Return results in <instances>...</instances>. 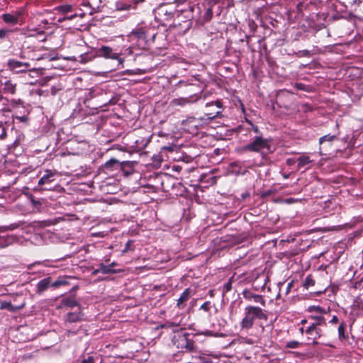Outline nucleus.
<instances>
[{
	"label": "nucleus",
	"mask_w": 363,
	"mask_h": 363,
	"mask_svg": "<svg viewBox=\"0 0 363 363\" xmlns=\"http://www.w3.org/2000/svg\"><path fill=\"white\" fill-rule=\"evenodd\" d=\"M8 67L11 70L16 73H20L28 70L30 65L28 62H23L11 59L8 61Z\"/></svg>",
	"instance_id": "nucleus-10"
},
{
	"label": "nucleus",
	"mask_w": 363,
	"mask_h": 363,
	"mask_svg": "<svg viewBox=\"0 0 363 363\" xmlns=\"http://www.w3.org/2000/svg\"><path fill=\"white\" fill-rule=\"evenodd\" d=\"M94 57L112 60L118 59V53L114 52L111 47L103 45L95 50Z\"/></svg>",
	"instance_id": "nucleus-8"
},
{
	"label": "nucleus",
	"mask_w": 363,
	"mask_h": 363,
	"mask_svg": "<svg viewBox=\"0 0 363 363\" xmlns=\"http://www.w3.org/2000/svg\"><path fill=\"white\" fill-rule=\"evenodd\" d=\"M78 363H102L101 356L96 353H86L81 355L77 359Z\"/></svg>",
	"instance_id": "nucleus-11"
},
{
	"label": "nucleus",
	"mask_w": 363,
	"mask_h": 363,
	"mask_svg": "<svg viewBox=\"0 0 363 363\" xmlns=\"http://www.w3.org/2000/svg\"><path fill=\"white\" fill-rule=\"evenodd\" d=\"M201 334L206 335V336H216V333H214L213 332H212L209 330H205Z\"/></svg>",
	"instance_id": "nucleus-49"
},
{
	"label": "nucleus",
	"mask_w": 363,
	"mask_h": 363,
	"mask_svg": "<svg viewBox=\"0 0 363 363\" xmlns=\"http://www.w3.org/2000/svg\"><path fill=\"white\" fill-rule=\"evenodd\" d=\"M315 285V280L313 279L311 275H308L304 280L303 286L308 289L309 287Z\"/></svg>",
	"instance_id": "nucleus-29"
},
{
	"label": "nucleus",
	"mask_w": 363,
	"mask_h": 363,
	"mask_svg": "<svg viewBox=\"0 0 363 363\" xmlns=\"http://www.w3.org/2000/svg\"><path fill=\"white\" fill-rule=\"evenodd\" d=\"M201 98L200 96L197 94L191 95L188 97H180L177 99H174L170 102V106L172 107L176 106H185L189 104H191L196 103Z\"/></svg>",
	"instance_id": "nucleus-7"
},
{
	"label": "nucleus",
	"mask_w": 363,
	"mask_h": 363,
	"mask_svg": "<svg viewBox=\"0 0 363 363\" xmlns=\"http://www.w3.org/2000/svg\"><path fill=\"white\" fill-rule=\"evenodd\" d=\"M30 201L32 205L35 208H40L42 205V202L39 200H35L34 198L31 197Z\"/></svg>",
	"instance_id": "nucleus-44"
},
{
	"label": "nucleus",
	"mask_w": 363,
	"mask_h": 363,
	"mask_svg": "<svg viewBox=\"0 0 363 363\" xmlns=\"http://www.w3.org/2000/svg\"><path fill=\"white\" fill-rule=\"evenodd\" d=\"M2 91L4 94H14L16 91V84L12 81L8 80L4 84Z\"/></svg>",
	"instance_id": "nucleus-20"
},
{
	"label": "nucleus",
	"mask_w": 363,
	"mask_h": 363,
	"mask_svg": "<svg viewBox=\"0 0 363 363\" xmlns=\"http://www.w3.org/2000/svg\"><path fill=\"white\" fill-rule=\"evenodd\" d=\"M205 120L206 118L204 117L195 118L194 116H191L184 120L182 121V125L184 129L190 133H194L203 125V121Z\"/></svg>",
	"instance_id": "nucleus-5"
},
{
	"label": "nucleus",
	"mask_w": 363,
	"mask_h": 363,
	"mask_svg": "<svg viewBox=\"0 0 363 363\" xmlns=\"http://www.w3.org/2000/svg\"><path fill=\"white\" fill-rule=\"evenodd\" d=\"M77 15V14H73V15H70V16H67L64 18V19H67V20H72L73 19L74 17H76Z\"/></svg>",
	"instance_id": "nucleus-55"
},
{
	"label": "nucleus",
	"mask_w": 363,
	"mask_h": 363,
	"mask_svg": "<svg viewBox=\"0 0 363 363\" xmlns=\"http://www.w3.org/2000/svg\"><path fill=\"white\" fill-rule=\"evenodd\" d=\"M130 40H137L140 43H143L145 40L146 35L145 33L141 29H136L133 30L128 35Z\"/></svg>",
	"instance_id": "nucleus-16"
},
{
	"label": "nucleus",
	"mask_w": 363,
	"mask_h": 363,
	"mask_svg": "<svg viewBox=\"0 0 363 363\" xmlns=\"http://www.w3.org/2000/svg\"><path fill=\"white\" fill-rule=\"evenodd\" d=\"M50 280H51L50 277H47V278H45V279L40 280L38 283V284H37L38 294H42L43 291H45V290L48 289L49 286H51Z\"/></svg>",
	"instance_id": "nucleus-19"
},
{
	"label": "nucleus",
	"mask_w": 363,
	"mask_h": 363,
	"mask_svg": "<svg viewBox=\"0 0 363 363\" xmlns=\"http://www.w3.org/2000/svg\"><path fill=\"white\" fill-rule=\"evenodd\" d=\"M59 11L62 13H67L70 12L72 9V6L71 5H62L58 7Z\"/></svg>",
	"instance_id": "nucleus-38"
},
{
	"label": "nucleus",
	"mask_w": 363,
	"mask_h": 363,
	"mask_svg": "<svg viewBox=\"0 0 363 363\" xmlns=\"http://www.w3.org/2000/svg\"><path fill=\"white\" fill-rule=\"evenodd\" d=\"M84 314L82 312H69L63 318L64 324L68 326L69 324L77 323L84 320Z\"/></svg>",
	"instance_id": "nucleus-13"
},
{
	"label": "nucleus",
	"mask_w": 363,
	"mask_h": 363,
	"mask_svg": "<svg viewBox=\"0 0 363 363\" xmlns=\"http://www.w3.org/2000/svg\"><path fill=\"white\" fill-rule=\"evenodd\" d=\"M2 20L7 24H10L12 26L19 24V23L16 21L13 15L11 13H4L1 16Z\"/></svg>",
	"instance_id": "nucleus-22"
},
{
	"label": "nucleus",
	"mask_w": 363,
	"mask_h": 363,
	"mask_svg": "<svg viewBox=\"0 0 363 363\" xmlns=\"http://www.w3.org/2000/svg\"><path fill=\"white\" fill-rule=\"evenodd\" d=\"M163 149L167 150L170 152L173 151L174 148L173 147L169 146V147H164Z\"/></svg>",
	"instance_id": "nucleus-57"
},
{
	"label": "nucleus",
	"mask_w": 363,
	"mask_h": 363,
	"mask_svg": "<svg viewBox=\"0 0 363 363\" xmlns=\"http://www.w3.org/2000/svg\"><path fill=\"white\" fill-rule=\"evenodd\" d=\"M20 121H25L26 120V118L25 116H18L16 117Z\"/></svg>",
	"instance_id": "nucleus-56"
},
{
	"label": "nucleus",
	"mask_w": 363,
	"mask_h": 363,
	"mask_svg": "<svg viewBox=\"0 0 363 363\" xmlns=\"http://www.w3.org/2000/svg\"><path fill=\"white\" fill-rule=\"evenodd\" d=\"M9 104L12 107H16L18 105H23V101L20 99H13L9 101Z\"/></svg>",
	"instance_id": "nucleus-40"
},
{
	"label": "nucleus",
	"mask_w": 363,
	"mask_h": 363,
	"mask_svg": "<svg viewBox=\"0 0 363 363\" xmlns=\"http://www.w3.org/2000/svg\"><path fill=\"white\" fill-rule=\"evenodd\" d=\"M212 16H213V11H212V9H208L203 16V19L206 21H208L211 20V18H212Z\"/></svg>",
	"instance_id": "nucleus-39"
},
{
	"label": "nucleus",
	"mask_w": 363,
	"mask_h": 363,
	"mask_svg": "<svg viewBox=\"0 0 363 363\" xmlns=\"http://www.w3.org/2000/svg\"><path fill=\"white\" fill-rule=\"evenodd\" d=\"M296 160L294 159V158H288L286 160V163L287 165L289 166H291V165H294L295 163H296Z\"/></svg>",
	"instance_id": "nucleus-51"
},
{
	"label": "nucleus",
	"mask_w": 363,
	"mask_h": 363,
	"mask_svg": "<svg viewBox=\"0 0 363 363\" xmlns=\"http://www.w3.org/2000/svg\"><path fill=\"white\" fill-rule=\"evenodd\" d=\"M210 308H211V302L210 301H206L200 307V309H201L206 312L209 311Z\"/></svg>",
	"instance_id": "nucleus-41"
},
{
	"label": "nucleus",
	"mask_w": 363,
	"mask_h": 363,
	"mask_svg": "<svg viewBox=\"0 0 363 363\" xmlns=\"http://www.w3.org/2000/svg\"><path fill=\"white\" fill-rule=\"evenodd\" d=\"M11 13H12V15H13V16L15 17L16 21L19 23V25H21L22 24L21 18L23 14V9H21L16 10L15 11H13Z\"/></svg>",
	"instance_id": "nucleus-30"
},
{
	"label": "nucleus",
	"mask_w": 363,
	"mask_h": 363,
	"mask_svg": "<svg viewBox=\"0 0 363 363\" xmlns=\"http://www.w3.org/2000/svg\"><path fill=\"white\" fill-rule=\"evenodd\" d=\"M9 33V30L6 29H0V38H4L6 35Z\"/></svg>",
	"instance_id": "nucleus-50"
},
{
	"label": "nucleus",
	"mask_w": 363,
	"mask_h": 363,
	"mask_svg": "<svg viewBox=\"0 0 363 363\" xmlns=\"http://www.w3.org/2000/svg\"><path fill=\"white\" fill-rule=\"evenodd\" d=\"M313 4L312 1H310L308 2H304V1L299 2L296 6V9L298 12L302 13L304 10H306L308 8V6L310 4Z\"/></svg>",
	"instance_id": "nucleus-28"
},
{
	"label": "nucleus",
	"mask_w": 363,
	"mask_h": 363,
	"mask_svg": "<svg viewBox=\"0 0 363 363\" xmlns=\"http://www.w3.org/2000/svg\"><path fill=\"white\" fill-rule=\"evenodd\" d=\"M338 338L341 341L348 339V335L346 334V324L344 322L338 326Z\"/></svg>",
	"instance_id": "nucleus-23"
},
{
	"label": "nucleus",
	"mask_w": 363,
	"mask_h": 363,
	"mask_svg": "<svg viewBox=\"0 0 363 363\" xmlns=\"http://www.w3.org/2000/svg\"><path fill=\"white\" fill-rule=\"evenodd\" d=\"M337 138L336 135H330V134H328V135H325L321 138H320L319 139V144L320 145H323L324 143L325 142H328V143H332L334 140H335Z\"/></svg>",
	"instance_id": "nucleus-26"
},
{
	"label": "nucleus",
	"mask_w": 363,
	"mask_h": 363,
	"mask_svg": "<svg viewBox=\"0 0 363 363\" xmlns=\"http://www.w3.org/2000/svg\"><path fill=\"white\" fill-rule=\"evenodd\" d=\"M308 311L311 313L316 312V313H325V311L323 308H321L318 306H310L308 308Z\"/></svg>",
	"instance_id": "nucleus-33"
},
{
	"label": "nucleus",
	"mask_w": 363,
	"mask_h": 363,
	"mask_svg": "<svg viewBox=\"0 0 363 363\" xmlns=\"http://www.w3.org/2000/svg\"><path fill=\"white\" fill-rule=\"evenodd\" d=\"M223 111V104L221 101L217 100L207 103L205 106L204 114L206 120L211 121L220 116Z\"/></svg>",
	"instance_id": "nucleus-3"
},
{
	"label": "nucleus",
	"mask_w": 363,
	"mask_h": 363,
	"mask_svg": "<svg viewBox=\"0 0 363 363\" xmlns=\"http://www.w3.org/2000/svg\"><path fill=\"white\" fill-rule=\"evenodd\" d=\"M82 6H84V7H86V8H88L90 9V11H89L90 14H92L93 13V11L94 10V9H91V4L89 1H84L82 3Z\"/></svg>",
	"instance_id": "nucleus-46"
},
{
	"label": "nucleus",
	"mask_w": 363,
	"mask_h": 363,
	"mask_svg": "<svg viewBox=\"0 0 363 363\" xmlns=\"http://www.w3.org/2000/svg\"><path fill=\"white\" fill-rule=\"evenodd\" d=\"M201 179H206V182L210 184H214L216 183V177L213 176L212 174L208 175L203 176Z\"/></svg>",
	"instance_id": "nucleus-32"
},
{
	"label": "nucleus",
	"mask_w": 363,
	"mask_h": 363,
	"mask_svg": "<svg viewBox=\"0 0 363 363\" xmlns=\"http://www.w3.org/2000/svg\"><path fill=\"white\" fill-rule=\"evenodd\" d=\"M186 0H176V2L177 4H183L184 2H185Z\"/></svg>",
	"instance_id": "nucleus-62"
},
{
	"label": "nucleus",
	"mask_w": 363,
	"mask_h": 363,
	"mask_svg": "<svg viewBox=\"0 0 363 363\" xmlns=\"http://www.w3.org/2000/svg\"><path fill=\"white\" fill-rule=\"evenodd\" d=\"M339 321L338 318L336 315H333L332 319L330 320V323L335 324L337 323Z\"/></svg>",
	"instance_id": "nucleus-53"
},
{
	"label": "nucleus",
	"mask_w": 363,
	"mask_h": 363,
	"mask_svg": "<svg viewBox=\"0 0 363 363\" xmlns=\"http://www.w3.org/2000/svg\"><path fill=\"white\" fill-rule=\"evenodd\" d=\"M296 86L298 89H302L303 85L302 84H296Z\"/></svg>",
	"instance_id": "nucleus-58"
},
{
	"label": "nucleus",
	"mask_w": 363,
	"mask_h": 363,
	"mask_svg": "<svg viewBox=\"0 0 363 363\" xmlns=\"http://www.w3.org/2000/svg\"><path fill=\"white\" fill-rule=\"evenodd\" d=\"M354 288L363 294V277L360 280L354 283Z\"/></svg>",
	"instance_id": "nucleus-34"
},
{
	"label": "nucleus",
	"mask_w": 363,
	"mask_h": 363,
	"mask_svg": "<svg viewBox=\"0 0 363 363\" xmlns=\"http://www.w3.org/2000/svg\"><path fill=\"white\" fill-rule=\"evenodd\" d=\"M282 175H283V177L284 179H288L289 177V174H283Z\"/></svg>",
	"instance_id": "nucleus-64"
},
{
	"label": "nucleus",
	"mask_w": 363,
	"mask_h": 363,
	"mask_svg": "<svg viewBox=\"0 0 363 363\" xmlns=\"http://www.w3.org/2000/svg\"><path fill=\"white\" fill-rule=\"evenodd\" d=\"M306 323H307V320L306 319H303L301 320V325H305Z\"/></svg>",
	"instance_id": "nucleus-60"
},
{
	"label": "nucleus",
	"mask_w": 363,
	"mask_h": 363,
	"mask_svg": "<svg viewBox=\"0 0 363 363\" xmlns=\"http://www.w3.org/2000/svg\"><path fill=\"white\" fill-rule=\"evenodd\" d=\"M133 242L132 240H128L125 246V248L122 250V253L124 254L127 252L128 250H133V248H130V246L132 245Z\"/></svg>",
	"instance_id": "nucleus-42"
},
{
	"label": "nucleus",
	"mask_w": 363,
	"mask_h": 363,
	"mask_svg": "<svg viewBox=\"0 0 363 363\" xmlns=\"http://www.w3.org/2000/svg\"><path fill=\"white\" fill-rule=\"evenodd\" d=\"M100 272L103 273L104 274H106L116 273V272H118V271L111 269V266H109V264L106 265V264L101 263L99 265V268L95 269L93 273L97 274V273H100Z\"/></svg>",
	"instance_id": "nucleus-21"
},
{
	"label": "nucleus",
	"mask_w": 363,
	"mask_h": 363,
	"mask_svg": "<svg viewBox=\"0 0 363 363\" xmlns=\"http://www.w3.org/2000/svg\"><path fill=\"white\" fill-rule=\"evenodd\" d=\"M300 345H301V343L299 342L293 340V341L288 342L286 343V346L287 348L295 349V348H298L300 346Z\"/></svg>",
	"instance_id": "nucleus-36"
},
{
	"label": "nucleus",
	"mask_w": 363,
	"mask_h": 363,
	"mask_svg": "<svg viewBox=\"0 0 363 363\" xmlns=\"http://www.w3.org/2000/svg\"><path fill=\"white\" fill-rule=\"evenodd\" d=\"M77 301L72 297H67L61 300L60 304L57 306V308L60 309L64 307H70L78 306Z\"/></svg>",
	"instance_id": "nucleus-17"
},
{
	"label": "nucleus",
	"mask_w": 363,
	"mask_h": 363,
	"mask_svg": "<svg viewBox=\"0 0 363 363\" xmlns=\"http://www.w3.org/2000/svg\"><path fill=\"white\" fill-rule=\"evenodd\" d=\"M297 162L298 168H301L312 162V160L308 155H301L298 158Z\"/></svg>",
	"instance_id": "nucleus-25"
},
{
	"label": "nucleus",
	"mask_w": 363,
	"mask_h": 363,
	"mask_svg": "<svg viewBox=\"0 0 363 363\" xmlns=\"http://www.w3.org/2000/svg\"><path fill=\"white\" fill-rule=\"evenodd\" d=\"M306 330H304V328L303 327L300 328H299V331L301 333V335L303 334V333L305 332Z\"/></svg>",
	"instance_id": "nucleus-61"
},
{
	"label": "nucleus",
	"mask_w": 363,
	"mask_h": 363,
	"mask_svg": "<svg viewBox=\"0 0 363 363\" xmlns=\"http://www.w3.org/2000/svg\"><path fill=\"white\" fill-rule=\"evenodd\" d=\"M232 289V281L229 279L228 282H226L223 287V293L225 294L230 291Z\"/></svg>",
	"instance_id": "nucleus-37"
},
{
	"label": "nucleus",
	"mask_w": 363,
	"mask_h": 363,
	"mask_svg": "<svg viewBox=\"0 0 363 363\" xmlns=\"http://www.w3.org/2000/svg\"><path fill=\"white\" fill-rule=\"evenodd\" d=\"M240 153L253 152L259 153L264 158L267 154L272 152L270 140L264 138L262 135H257L247 145L241 147L238 150Z\"/></svg>",
	"instance_id": "nucleus-1"
},
{
	"label": "nucleus",
	"mask_w": 363,
	"mask_h": 363,
	"mask_svg": "<svg viewBox=\"0 0 363 363\" xmlns=\"http://www.w3.org/2000/svg\"><path fill=\"white\" fill-rule=\"evenodd\" d=\"M95 57H94V54L90 55L89 53H84L79 56V58H80L79 62H82V63H86L87 62L92 60Z\"/></svg>",
	"instance_id": "nucleus-27"
},
{
	"label": "nucleus",
	"mask_w": 363,
	"mask_h": 363,
	"mask_svg": "<svg viewBox=\"0 0 363 363\" xmlns=\"http://www.w3.org/2000/svg\"><path fill=\"white\" fill-rule=\"evenodd\" d=\"M117 263L115 262H113L109 266H111V269H112L113 267L116 266Z\"/></svg>",
	"instance_id": "nucleus-63"
},
{
	"label": "nucleus",
	"mask_w": 363,
	"mask_h": 363,
	"mask_svg": "<svg viewBox=\"0 0 363 363\" xmlns=\"http://www.w3.org/2000/svg\"><path fill=\"white\" fill-rule=\"evenodd\" d=\"M251 125H252V128L253 131L255 133H256L257 134V135H262V134L259 130V128L257 125H255L252 123H251Z\"/></svg>",
	"instance_id": "nucleus-52"
},
{
	"label": "nucleus",
	"mask_w": 363,
	"mask_h": 363,
	"mask_svg": "<svg viewBox=\"0 0 363 363\" xmlns=\"http://www.w3.org/2000/svg\"><path fill=\"white\" fill-rule=\"evenodd\" d=\"M191 295V290L189 288L186 289L177 299V307L180 309L184 308L186 306V302L190 298Z\"/></svg>",
	"instance_id": "nucleus-15"
},
{
	"label": "nucleus",
	"mask_w": 363,
	"mask_h": 363,
	"mask_svg": "<svg viewBox=\"0 0 363 363\" xmlns=\"http://www.w3.org/2000/svg\"><path fill=\"white\" fill-rule=\"evenodd\" d=\"M231 166H232V168H233V171L234 172L238 173V174H240V173H241V174H245V170H244V171L241 172V170H240V169H236L237 167H239L238 163H237V162L233 163Z\"/></svg>",
	"instance_id": "nucleus-45"
},
{
	"label": "nucleus",
	"mask_w": 363,
	"mask_h": 363,
	"mask_svg": "<svg viewBox=\"0 0 363 363\" xmlns=\"http://www.w3.org/2000/svg\"><path fill=\"white\" fill-rule=\"evenodd\" d=\"M68 282L64 279H58L51 284V286L53 288H57L61 286L67 285Z\"/></svg>",
	"instance_id": "nucleus-31"
},
{
	"label": "nucleus",
	"mask_w": 363,
	"mask_h": 363,
	"mask_svg": "<svg viewBox=\"0 0 363 363\" xmlns=\"http://www.w3.org/2000/svg\"><path fill=\"white\" fill-rule=\"evenodd\" d=\"M118 62V65L121 66V67H123L124 63V59L120 57V54L118 53V58L116 59Z\"/></svg>",
	"instance_id": "nucleus-54"
},
{
	"label": "nucleus",
	"mask_w": 363,
	"mask_h": 363,
	"mask_svg": "<svg viewBox=\"0 0 363 363\" xmlns=\"http://www.w3.org/2000/svg\"><path fill=\"white\" fill-rule=\"evenodd\" d=\"M24 307V304H21L20 306H13L10 301H3L0 303V309L8 310L11 312H16Z\"/></svg>",
	"instance_id": "nucleus-18"
},
{
	"label": "nucleus",
	"mask_w": 363,
	"mask_h": 363,
	"mask_svg": "<svg viewBox=\"0 0 363 363\" xmlns=\"http://www.w3.org/2000/svg\"><path fill=\"white\" fill-rule=\"evenodd\" d=\"M313 340L312 344L313 345H318V342H317L316 339H311Z\"/></svg>",
	"instance_id": "nucleus-59"
},
{
	"label": "nucleus",
	"mask_w": 363,
	"mask_h": 363,
	"mask_svg": "<svg viewBox=\"0 0 363 363\" xmlns=\"http://www.w3.org/2000/svg\"><path fill=\"white\" fill-rule=\"evenodd\" d=\"M268 316L261 308L253 306H247L245 308V317L240 322V327L243 330L251 329L255 319L267 320Z\"/></svg>",
	"instance_id": "nucleus-2"
},
{
	"label": "nucleus",
	"mask_w": 363,
	"mask_h": 363,
	"mask_svg": "<svg viewBox=\"0 0 363 363\" xmlns=\"http://www.w3.org/2000/svg\"><path fill=\"white\" fill-rule=\"evenodd\" d=\"M305 333L308 335V339H317L322 336L323 331L318 327L314 325H310L305 330Z\"/></svg>",
	"instance_id": "nucleus-14"
},
{
	"label": "nucleus",
	"mask_w": 363,
	"mask_h": 363,
	"mask_svg": "<svg viewBox=\"0 0 363 363\" xmlns=\"http://www.w3.org/2000/svg\"><path fill=\"white\" fill-rule=\"evenodd\" d=\"M172 343L178 349H186L191 350L194 347V342L189 339V334L180 332L175 334L172 338Z\"/></svg>",
	"instance_id": "nucleus-4"
},
{
	"label": "nucleus",
	"mask_w": 363,
	"mask_h": 363,
	"mask_svg": "<svg viewBox=\"0 0 363 363\" xmlns=\"http://www.w3.org/2000/svg\"><path fill=\"white\" fill-rule=\"evenodd\" d=\"M294 281L292 280L288 283L286 289V294H289L291 288L294 286Z\"/></svg>",
	"instance_id": "nucleus-48"
},
{
	"label": "nucleus",
	"mask_w": 363,
	"mask_h": 363,
	"mask_svg": "<svg viewBox=\"0 0 363 363\" xmlns=\"http://www.w3.org/2000/svg\"><path fill=\"white\" fill-rule=\"evenodd\" d=\"M243 298L248 301L259 303L262 306H265L266 301L262 295L252 293L250 290H244L242 292Z\"/></svg>",
	"instance_id": "nucleus-12"
},
{
	"label": "nucleus",
	"mask_w": 363,
	"mask_h": 363,
	"mask_svg": "<svg viewBox=\"0 0 363 363\" xmlns=\"http://www.w3.org/2000/svg\"><path fill=\"white\" fill-rule=\"evenodd\" d=\"M21 225V223L19 222V223H11L10 224L8 227H7V229L8 230H14V229H16L18 228H19Z\"/></svg>",
	"instance_id": "nucleus-47"
},
{
	"label": "nucleus",
	"mask_w": 363,
	"mask_h": 363,
	"mask_svg": "<svg viewBox=\"0 0 363 363\" xmlns=\"http://www.w3.org/2000/svg\"><path fill=\"white\" fill-rule=\"evenodd\" d=\"M45 174L39 179L38 185L40 190L43 191H52L54 189L50 185L55 180V173L50 169L45 171Z\"/></svg>",
	"instance_id": "nucleus-6"
},
{
	"label": "nucleus",
	"mask_w": 363,
	"mask_h": 363,
	"mask_svg": "<svg viewBox=\"0 0 363 363\" xmlns=\"http://www.w3.org/2000/svg\"><path fill=\"white\" fill-rule=\"evenodd\" d=\"M179 326V324L178 323H175L174 322H166L164 324H162L159 326V328H175V327H178Z\"/></svg>",
	"instance_id": "nucleus-35"
},
{
	"label": "nucleus",
	"mask_w": 363,
	"mask_h": 363,
	"mask_svg": "<svg viewBox=\"0 0 363 363\" xmlns=\"http://www.w3.org/2000/svg\"><path fill=\"white\" fill-rule=\"evenodd\" d=\"M310 318L314 320L311 325H314L318 328L321 325H326L325 319L323 315H311Z\"/></svg>",
	"instance_id": "nucleus-24"
},
{
	"label": "nucleus",
	"mask_w": 363,
	"mask_h": 363,
	"mask_svg": "<svg viewBox=\"0 0 363 363\" xmlns=\"http://www.w3.org/2000/svg\"><path fill=\"white\" fill-rule=\"evenodd\" d=\"M130 162L128 161L120 162L116 159L111 158L104 164V168L106 172H113L118 169L123 170L126 166H128Z\"/></svg>",
	"instance_id": "nucleus-9"
},
{
	"label": "nucleus",
	"mask_w": 363,
	"mask_h": 363,
	"mask_svg": "<svg viewBox=\"0 0 363 363\" xmlns=\"http://www.w3.org/2000/svg\"><path fill=\"white\" fill-rule=\"evenodd\" d=\"M184 363H202V358L200 356L192 357L191 361Z\"/></svg>",
	"instance_id": "nucleus-43"
}]
</instances>
